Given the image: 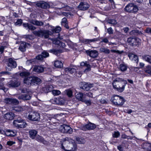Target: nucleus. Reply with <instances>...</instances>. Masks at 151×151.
<instances>
[{
	"label": "nucleus",
	"instance_id": "31",
	"mask_svg": "<svg viewBox=\"0 0 151 151\" xmlns=\"http://www.w3.org/2000/svg\"><path fill=\"white\" fill-rule=\"evenodd\" d=\"M93 84L87 83L85 84L83 87V89L86 91H88L93 86Z\"/></svg>",
	"mask_w": 151,
	"mask_h": 151
},
{
	"label": "nucleus",
	"instance_id": "28",
	"mask_svg": "<svg viewBox=\"0 0 151 151\" xmlns=\"http://www.w3.org/2000/svg\"><path fill=\"white\" fill-rule=\"evenodd\" d=\"M81 66H85L87 68H86L85 70V72H87L90 70H91V66L89 63H88L87 62H82L81 63Z\"/></svg>",
	"mask_w": 151,
	"mask_h": 151
},
{
	"label": "nucleus",
	"instance_id": "15",
	"mask_svg": "<svg viewBox=\"0 0 151 151\" xmlns=\"http://www.w3.org/2000/svg\"><path fill=\"white\" fill-rule=\"evenodd\" d=\"M89 5L86 2H81L78 6V8L80 10L85 11L87 10L89 7Z\"/></svg>",
	"mask_w": 151,
	"mask_h": 151
},
{
	"label": "nucleus",
	"instance_id": "59",
	"mask_svg": "<svg viewBox=\"0 0 151 151\" xmlns=\"http://www.w3.org/2000/svg\"><path fill=\"white\" fill-rule=\"evenodd\" d=\"M64 10L67 11H70L71 10V9L69 6H66L65 7L63 8Z\"/></svg>",
	"mask_w": 151,
	"mask_h": 151
},
{
	"label": "nucleus",
	"instance_id": "46",
	"mask_svg": "<svg viewBox=\"0 0 151 151\" xmlns=\"http://www.w3.org/2000/svg\"><path fill=\"white\" fill-rule=\"evenodd\" d=\"M53 87L51 85H49L47 86L46 87V91L47 92H48L52 91V89H53Z\"/></svg>",
	"mask_w": 151,
	"mask_h": 151
},
{
	"label": "nucleus",
	"instance_id": "33",
	"mask_svg": "<svg viewBox=\"0 0 151 151\" xmlns=\"http://www.w3.org/2000/svg\"><path fill=\"white\" fill-rule=\"evenodd\" d=\"M32 77V84H37L41 82V79L37 77L33 76Z\"/></svg>",
	"mask_w": 151,
	"mask_h": 151
},
{
	"label": "nucleus",
	"instance_id": "2",
	"mask_svg": "<svg viewBox=\"0 0 151 151\" xmlns=\"http://www.w3.org/2000/svg\"><path fill=\"white\" fill-rule=\"evenodd\" d=\"M127 83V82L126 80L117 78L113 80L112 84L114 89L118 92H122L124 90Z\"/></svg>",
	"mask_w": 151,
	"mask_h": 151
},
{
	"label": "nucleus",
	"instance_id": "52",
	"mask_svg": "<svg viewBox=\"0 0 151 151\" xmlns=\"http://www.w3.org/2000/svg\"><path fill=\"white\" fill-rule=\"evenodd\" d=\"M113 30L111 27H109L107 29V32L109 34H112L113 33Z\"/></svg>",
	"mask_w": 151,
	"mask_h": 151
},
{
	"label": "nucleus",
	"instance_id": "4",
	"mask_svg": "<svg viewBox=\"0 0 151 151\" xmlns=\"http://www.w3.org/2000/svg\"><path fill=\"white\" fill-rule=\"evenodd\" d=\"M7 65L6 69L7 71H10L12 68H14L17 66L16 62L12 58L8 59Z\"/></svg>",
	"mask_w": 151,
	"mask_h": 151
},
{
	"label": "nucleus",
	"instance_id": "30",
	"mask_svg": "<svg viewBox=\"0 0 151 151\" xmlns=\"http://www.w3.org/2000/svg\"><path fill=\"white\" fill-rule=\"evenodd\" d=\"M142 59L151 64V56L149 55H145L142 56Z\"/></svg>",
	"mask_w": 151,
	"mask_h": 151
},
{
	"label": "nucleus",
	"instance_id": "9",
	"mask_svg": "<svg viewBox=\"0 0 151 151\" xmlns=\"http://www.w3.org/2000/svg\"><path fill=\"white\" fill-rule=\"evenodd\" d=\"M28 118L32 121H38L40 120V116L37 112H31L28 116Z\"/></svg>",
	"mask_w": 151,
	"mask_h": 151
},
{
	"label": "nucleus",
	"instance_id": "57",
	"mask_svg": "<svg viewBox=\"0 0 151 151\" xmlns=\"http://www.w3.org/2000/svg\"><path fill=\"white\" fill-rule=\"evenodd\" d=\"M0 85V89H1L4 91V92L7 91V89L5 88L4 84H1Z\"/></svg>",
	"mask_w": 151,
	"mask_h": 151
},
{
	"label": "nucleus",
	"instance_id": "26",
	"mask_svg": "<svg viewBox=\"0 0 151 151\" xmlns=\"http://www.w3.org/2000/svg\"><path fill=\"white\" fill-rule=\"evenodd\" d=\"M33 70L36 73H40L43 71L44 68L41 66L36 65L33 68Z\"/></svg>",
	"mask_w": 151,
	"mask_h": 151
},
{
	"label": "nucleus",
	"instance_id": "14",
	"mask_svg": "<svg viewBox=\"0 0 151 151\" xmlns=\"http://www.w3.org/2000/svg\"><path fill=\"white\" fill-rule=\"evenodd\" d=\"M96 127V125L93 123L89 122L88 124L82 127V130L86 131L87 130H90L94 129Z\"/></svg>",
	"mask_w": 151,
	"mask_h": 151
},
{
	"label": "nucleus",
	"instance_id": "47",
	"mask_svg": "<svg viewBox=\"0 0 151 151\" xmlns=\"http://www.w3.org/2000/svg\"><path fill=\"white\" fill-rule=\"evenodd\" d=\"M52 93L54 96H57L60 94L61 92L58 90H53L52 91Z\"/></svg>",
	"mask_w": 151,
	"mask_h": 151
},
{
	"label": "nucleus",
	"instance_id": "17",
	"mask_svg": "<svg viewBox=\"0 0 151 151\" xmlns=\"http://www.w3.org/2000/svg\"><path fill=\"white\" fill-rule=\"evenodd\" d=\"M31 46V45L30 44L25 42H22L21 43L19 49L21 51L24 52L26 50V48L29 47Z\"/></svg>",
	"mask_w": 151,
	"mask_h": 151
},
{
	"label": "nucleus",
	"instance_id": "54",
	"mask_svg": "<svg viewBox=\"0 0 151 151\" xmlns=\"http://www.w3.org/2000/svg\"><path fill=\"white\" fill-rule=\"evenodd\" d=\"M43 58H44L43 57V56H42V54L39 55L36 57V58L39 60H42L43 59Z\"/></svg>",
	"mask_w": 151,
	"mask_h": 151
},
{
	"label": "nucleus",
	"instance_id": "32",
	"mask_svg": "<svg viewBox=\"0 0 151 151\" xmlns=\"http://www.w3.org/2000/svg\"><path fill=\"white\" fill-rule=\"evenodd\" d=\"M128 56L130 59L136 61L137 63H138V58L137 55L133 54H130L128 55Z\"/></svg>",
	"mask_w": 151,
	"mask_h": 151
},
{
	"label": "nucleus",
	"instance_id": "42",
	"mask_svg": "<svg viewBox=\"0 0 151 151\" xmlns=\"http://www.w3.org/2000/svg\"><path fill=\"white\" fill-rule=\"evenodd\" d=\"M61 28L59 26H57L55 28L52 29V32L54 33H58L61 30Z\"/></svg>",
	"mask_w": 151,
	"mask_h": 151
},
{
	"label": "nucleus",
	"instance_id": "58",
	"mask_svg": "<svg viewBox=\"0 0 151 151\" xmlns=\"http://www.w3.org/2000/svg\"><path fill=\"white\" fill-rule=\"evenodd\" d=\"M16 132L12 130L10 131V137H14L16 135Z\"/></svg>",
	"mask_w": 151,
	"mask_h": 151
},
{
	"label": "nucleus",
	"instance_id": "20",
	"mask_svg": "<svg viewBox=\"0 0 151 151\" xmlns=\"http://www.w3.org/2000/svg\"><path fill=\"white\" fill-rule=\"evenodd\" d=\"M30 137L32 139H34L37 136V131L35 129H31L29 131Z\"/></svg>",
	"mask_w": 151,
	"mask_h": 151
},
{
	"label": "nucleus",
	"instance_id": "11",
	"mask_svg": "<svg viewBox=\"0 0 151 151\" xmlns=\"http://www.w3.org/2000/svg\"><path fill=\"white\" fill-rule=\"evenodd\" d=\"M4 102L6 104L12 105H16L19 104V101L17 99L10 98L5 99Z\"/></svg>",
	"mask_w": 151,
	"mask_h": 151
},
{
	"label": "nucleus",
	"instance_id": "23",
	"mask_svg": "<svg viewBox=\"0 0 151 151\" xmlns=\"http://www.w3.org/2000/svg\"><path fill=\"white\" fill-rule=\"evenodd\" d=\"M32 76L31 77H26L25 78L24 82L26 85L29 86L32 84Z\"/></svg>",
	"mask_w": 151,
	"mask_h": 151
},
{
	"label": "nucleus",
	"instance_id": "48",
	"mask_svg": "<svg viewBox=\"0 0 151 151\" xmlns=\"http://www.w3.org/2000/svg\"><path fill=\"white\" fill-rule=\"evenodd\" d=\"M120 133L118 132H114L112 134V136L113 137L115 138H117L120 136Z\"/></svg>",
	"mask_w": 151,
	"mask_h": 151
},
{
	"label": "nucleus",
	"instance_id": "64",
	"mask_svg": "<svg viewBox=\"0 0 151 151\" xmlns=\"http://www.w3.org/2000/svg\"><path fill=\"white\" fill-rule=\"evenodd\" d=\"M146 33L151 34V28H147L145 30Z\"/></svg>",
	"mask_w": 151,
	"mask_h": 151
},
{
	"label": "nucleus",
	"instance_id": "61",
	"mask_svg": "<svg viewBox=\"0 0 151 151\" xmlns=\"http://www.w3.org/2000/svg\"><path fill=\"white\" fill-rule=\"evenodd\" d=\"M101 42H104L105 43H107L109 42V41L108 39L106 37H105L102 39V41Z\"/></svg>",
	"mask_w": 151,
	"mask_h": 151
},
{
	"label": "nucleus",
	"instance_id": "8",
	"mask_svg": "<svg viewBox=\"0 0 151 151\" xmlns=\"http://www.w3.org/2000/svg\"><path fill=\"white\" fill-rule=\"evenodd\" d=\"M141 40L137 37H129L128 38L127 42L129 44L133 46H137L140 44Z\"/></svg>",
	"mask_w": 151,
	"mask_h": 151
},
{
	"label": "nucleus",
	"instance_id": "3",
	"mask_svg": "<svg viewBox=\"0 0 151 151\" xmlns=\"http://www.w3.org/2000/svg\"><path fill=\"white\" fill-rule=\"evenodd\" d=\"M111 100L114 104L118 106L123 105L125 101L123 97L117 95L113 96Z\"/></svg>",
	"mask_w": 151,
	"mask_h": 151
},
{
	"label": "nucleus",
	"instance_id": "29",
	"mask_svg": "<svg viewBox=\"0 0 151 151\" xmlns=\"http://www.w3.org/2000/svg\"><path fill=\"white\" fill-rule=\"evenodd\" d=\"M142 147L145 150H151V144L148 143H144L142 145Z\"/></svg>",
	"mask_w": 151,
	"mask_h": 151
},
{
	"label": "nucleus",
	"instance_id": "39",
	"mask_svg": "<svg viewBox=\"0 0 151 151\" xmlns=\"http://www.w3.org/2000/svg\"><path fill=\"white\" fill-rule=\"evenodd\" d=\"M30 73L29 72L27 71H23L20 73V76L22 77H25V78L29 75Z\"/></svg>",
	"mask_w": 151,
	"mask_h": 151
},
{
	"label": "nucleus",
	"instance_id": "27",
	"mask_svg": "<svg viewBox=\"0 0 151 151\" xmlns=\"http://www.w3.org/2000/svg\"><path fill=\"white\" fill-rule=\"evenodd\" d=\"M36 139L38 142L42 143L44 145H47L48 144V142L45 140L42 137L37 135L36 136Z\"/></svg>",
	"mask_w": 151,
	"mask_h": 151
},
{
	"label": "nucleus",
	"instance_id": "5",
	"mask_svg": "<svg viewBox=\"0 0 151 151\" xmlns=\"http://www.w3.org/2000/svg\"><path fill=\"white\" fill-rule=\"evenodd\" d=\"M125 10L130 13H135L137 12L139 9L138 6L134 4L130 3L127 5L125 7Z\"/></svg>",
	"mask_w": 151,
	"mask_h": 151
},
{
	"label": "nucleus",
	"instance_id": "60",
	"mask_svg": "<svg viewBox=\"0 0 151 151\" xmlns=\"http://www.w3.org/2000/svg\"><path fill=\"white\" fill-rule=\"evenodd\" d=\"M50 51L53 52L55 55H57L59 52V51L55 49H52L50 50Z\"/></svg>",
	"mask_w": 151,
	"mask_h": 151
},
{
	"label": "nucleus",
	"instance_id": "49",
	"mask_svg": "<svg viewBox=\"0 0 151 151\" xmlns=\"http://www.w3.org/2000/svg\"><path fill=\"white\" fill-rule=\"evenodd\" d=\"M85 103L88 106H89L91 104V103L90 100H86L85 99H84L83 101H82Z\"/></svg>",
	"mask_w": 151,
	"mask_h": 151
},
{
	"label": "nucleus",
	"instance_id": "7",
	"mask_svg": "<svg viewBox=\"0 0 151 151\" xmlns=\"http://www.w3.org/2000/svg\"><path fill=\"white\" fill-rule=\"evenodd\" d=\"M14 125L18 128H24L27 126V124L22 120L17 119L14 120Z\"/></svg>",
	"mask_w": 151,
	"mask_h": 151
},
{
	"label": "nucleus",
	"instance_id": "51",
	"mask_svg": "<svg viewBox=\"0 0 151 151\" xmlns=\"http://www.w3.org/2000/svg\"><path fill=\"white\" fill-rule=\"evenodd\" d=\"M22 22V21L21 19H18L17 22L15 23V25L16 26H20L21 25Z\"/></svg>",
	"mask_w": 151,
	"mask_h": 151
},
{
	"label": "nucleus",
	"instance_id": "6",
	"mask_svg": "<svg viewBox=\"0 0 151 151\" xmlns=\"http://www.w3.org/2000/svg\"><path fill=\"white\" fill-rule=\"evenodd\" d=\"M50 31L48 30H40L38 31H34L33 33L36 36L42 37H44L45 38L49 37Z\"/></svg>",
	"mask_w": 151,
	"mask_h": 151
},
{
	"label": "nucleus",
	"instance_id": "35",
	"mask_svg": "<svg viewBox=\"0 0 151 151\" xmlns=\"http://www.w3.org/2000/svg\"><path fill=\"white\" fill-rule=\"evenodd\" d=\"M24 109L21 106H17L12 108V110L15 111L17 112H21L24 111Z\"/></svg>",
	"mask_w": 151,
	"mask_h": 151
},
{
	"label": "nucleus",
	"instance_id": "13",
	"mask_svg": "<svg viewBox=\"0 0 151 151\" xmlns=\"http://www.w3.org/2000/svg\"><path fill=\"white\" fill-rule=\"evenodd\" d=\"M36 5L42 9H47L50 8V5L48 3L44 1H41L37 2L36 3Z\"/></svg>",
	"mask_w": 151,
	"mask_h": 151
},
{
	"label": "nucleus",
	"instance_id": "50",
	"mask_svg": "<svg viewBox=\"0 0 151 151\" xmlns=\"http://www.w3.org/2000/svg\"><path fill=\"white\" fill-rule=\"evenodd\" d=\"M42 56H43V57H44V58H46L49 56V53L45 51H43L42 52Z\"/></svg>",
	"mask_w": 151,
	"mask_h": 151
},
{
	"label": "nucleus",
	"instance_id": "24",
	"mask_svg": "<svg viewBox=\"0 0 151 151\" xmlns=\"http://www.w3.org/2000/svg\"><path fill=\"white\" fill-rule=\"evenodd\" d=\"M22 25L24 27H27L29 29L32 31L34 30L36 28V27L28 23H23Z\"/></svg>",
	"mask_w": 151,
	"mask_h": 151
},
{
	"label": "nucleus",
	"instance_id": "10",
	"mask_svg": "<svg viewBox=\"0 0 151 151\" xmlns=\"http://www.w3.org/2000/svg\"><path fill=\"white\" fill-rule=\"evenodd\" d=\"M60 129L63 133L71 134L73 132L72 129L69 126L65 124L61 125Z\"/></svg>",
	"mask_w": 151,
	"mask_h": 151
},
{
	"label": "nucleus",
	"instance_id": "44",
	"mask_svg": "<svg viewBox=\"0 0 151 151\" xmlns=\"http://www.w3.org/2000/svg\"><path fill=\"white\" fill-rule=\"evenodd\" d=\"M107 22L113 25H115L117 24V22L115 19H109L108 20Z\"/></svg>",
	"mask_w": 151,
	"mask_h": 151
},
{
	"label": "nucleus",
	"instance_id": "16",
	"mask_svg": "<svg viewBox=\"0 0 151 151\" xmlns=\"http://www.w3.org/2000/svg\"><path fill=\"white\" fill-rule=\"evenodd\" d=\"M20 84V82L17 80H12L8 83V86L10 87H18Z\"/></svg>",
	"mask_w": 151,
	"mask_h": 151
},
{
	"label": "nucleus",
	"instance_id": "36",
	"mask_svg": "<svg viewBox=\"0 0 151 151\" xmlns=\"http://www.w3.org/2000/svg\"><path fill=\"white\" fill-rule=\"evenodd\" d=\"M54 65L55 67L58 68H61L63 67V64L60 61L57 60L54 62Z\"/></svg>",
	"mask_w": 151,
	"mask_h": 151
},
{
	"label": "nucleus",
	"instance_id": "53",
	"mask_svg": "<svg viewBox=\"0 0 151 151\" xmlns=\"http://www.w3.org/2000/svg\"><path fill=\"white\" fill-rule=\"evenodd\" d=\"M10 131L11 130H7L6 131V132H4V131H3L4 132V134H5L7 135L8 136H10Z\"/></svg>",
	"mask_w": 151,
	"mask_h": 151
},
{
	"label": "nucleus",
	"instance_id": "34",
	"mask_svg": "<svg viewBox=\"0 0 151 151\" xmlns=\"http://www.w3.org/2000/svg\"><path fill=\"white\" fill-rule=\"evenodd\" d=\"M144 71L146 73L151 76V66L148 65L145 68Z\"/></svg>",
	"mask_w": 151,
	"mask_h": 151
},
{
	"label": "nucleus",
	"instance_id": "1",
	"mask_svg": "<svg viewBox=\"0 0 151 151\" xmlns=\"http://www.w3.org/2000/svg\"><path fill=\"white\" fill-rule=\"evenodd\" d=\"M61 148L64 151H76L77 145L74 141L71 138L66 137L60 141Z\"/></svg>",
	"mask_w": 151,
	"mask_h": 151
},
{
	"label": "nucleus",
	"instance_id": "40",
	"mask_svg": "<svg viewBox=\"0 0 151 151\" xmlns=\"http://www.w3.org/2000/svg\"><path fill=\"white\" fill-rule=\"evenodd\" d=\"M119 69L122 71H124L127 69V66L125 65L121 64L119 65Z\"/></svg>",
	"mask_w": 151,
	"mask_h": 151
},
{
	"label": "nucleus",
	"instance_id": "18",
	"mask_svg": "<svg viewBox=\"0 0 151 151\" xmlns=\"http://www.w3.org/2000/svg\"><path fill=\"white\" fill-rule=\"evenodd\" d=\"M51 40L52 41V43L53 44L58 45L60 47L64 48L65 47V44L61 42L59 40H57L56 39H52Z\"/></svg>",
	"mask_w": 151,
	"mask_h": 151
},
{
	"label": "nucleus",
	"instance_id": "62",
	"mask_svg": "<svg viewBox=\"0 0 151 151\" xmlns=\"http://www.w3.org/2000/svg\"><path fill=\"white\" fill-rule=\"evenodd\" d=\"M109 2L111 3L112 5V8L113 9L115 8V6L114 5V2L113 0H109Z\"/></svg>",
	"mask_w": 151,
	"mask_h": 151
},
{
	"label": "nucleus",
	"instance_id": "38",
	"mask_svg": "<svg viewBox=\"0 0 151 151\" xmlns=\"http://www.w3.org/2000/svg\"><path fill=\"white\" fill-rule=\"evenodd\" d=\"M62 25L64 27H65L66 28H69L68 26L67 23V19L66 18H63L62 20Z\"/></svg>",
	"mask_w": 151,
	"mask_h": 151
},
{
	"label": "nucleus",
	"instance_id": "21",
	"mask_svg": "<svg viewBox=\"0 0 151 151\" xmlns=\"http://www.w3.org/2000/svg\"><path fill=\"white\" fill-rule=\"evenodd\" d=\"M76 97L78 100L82 101L84 99H86V95L85 94L79 92L76 94Z\"/></svg>",
	"mask_w": 151,
	"mask_h": 151
},
{
	"label": "nucleus",
	"instance_id": "25",
	"mask_svg": "<svg viewBox=\"0 0 151 151\" xmlns=\"http://www.w3.org/2000/svg\"><path fill=\"white\" fill-rule=\"evenodd\" d=\"M31 96L29 94H22L18 96V98L19 99L24 100H29L31 99Z\"/></svg>",
	"mask_w": 151,
	"mask_h": 151
},
{
	"label": "nucleus",
	"instance_id": "41",
	"mask_svg": "<svg viewBox=\"0 0 151 151\" xmlns=\"http://www.w3.org/2000/svg\"><path fill=\"white\" fill-rule=\"evenodd\" d=\"M76 140L78 143L79 144H84L86 142L85 139L82 138H77Z\"/></svg>",
	"mask_w": 151,
	"mask_h": 151
},
{
	"label": "nucleus",
	"instance_id": "63",
	"mask_svg": "<svg viewBox=\"0 0 151 151\" xmlns=\"http://www.w3.org/2000/svg\"><path fill=\"white\" fill-rule=\"evenodd\" d=\"M25 37L29 40L32 39L33 38L32 36L31 35H26L25 36Z\"/></svg>",
	"mask_w": 151,
	"mask_h": 151
},
{
	"label": "nucleus",
	"instance_id": "43",
	"mask_svg": "<svg viewBox=\"0 0 151 151\" xmlns=\"http://www.w3.org/2000/svg\"><path fill=\"white\" fill-rule=\"evenodd\" d=\"M65 93L69 97H71L73 96V92L71 90L69 89L66 90L65 91Z\"/></svg>",
	"mask_w": 151,
	"mask_h": 151
},
{
	"label": "nucleus",
	"instance_id": "55",
	"mask_svg": "<svg viewBox=\"0 0 151 151\" xmlns=\"http://www.w3.org/2000/svg\"><path fill=\"white\" fill-rule=\"evenodd\" d=\"M111 52H112L117 53L121 54L123 53V51H120L119 50H111Z\"/></svg>",
	"mask_w": 151,
	"mask_h": 151
},
{
	"label": "nucleus",
	"instance_id": "37",
	"mask_svg": "<svg viewBox=\"0 0 151 151\" xmlns=\"http://www.w3.org/2000/svg\"><path fill=\"white\" fill-rule=\"evenodd\" d=\"M100 51L105 54H109L110 53V50L107 48L104 47H101L99 49Z\"/></svg>",
	"mask_w": 151,
	"mask_h": 151
},
{
	"label": "nucleus",
	"instance_id": "45",
	"mask_svg": "<svg viewBox=\"0 0 151 151\" xmlns=\"http://www.w3.org/2000/svg\"><path fill=\"white\" fill-rule=\"evenodd\" d=\"M66 71H68L71 74H73L76 72V70L74 68H66L65 69Z\"/></svg>",
	"mask_w": 151,
	"mask_h": 151
},
{
	"label": "nucleus",
	"instance_id": "22",
	"mask_svg": "<svg viewBox=\"0 0 151 151\" xmlns=\"http://www.w3.org/2000/svg\"><path fill=\"white\" fill-rule=\"evenodd\" d=\"M14 117V114L11 112L7 113L4 116V118L7 120H12Z\"/></svg>",
	"mask_w": 151,
	"mask_h": 151
},
{
	"label": "nucleus",
	"instance_id": "12",
	"mask_svg": "<svg viewBox=\"0 0 151 151\" xmlns=\"http://www.w3.org/2000/svg\"><path fill=\"white\" fill-rule=\"evenodd\" d=\"M86 52L88 55L93 58L97 57L99 54L98 51L95 50H88L86 51Z\"/></svg>",
	"mask_w": 151,
	"mask_h": 151
},
{
	"label": "nucleus",
	"instance_id": "19",
	"mask_svg": "<svg viewBox=\"0 0 151 151\" xmlns=\"http://www.w3.org/2000/svg\"><path fill=\"white\" fill-rule=\"evenodd\" d=\"M29 22L30 23L37 26H42L44 25L43 22L35 19H30L29 20Z\"/></svg>",
	"mask_w": 151,
	"mask_h": 151
},
{
	"label": "nucleus",
	"instance_id": "56",
	"mask_svg": "<svg viewBox=\"0 0 151 151\" xmlns=\"http://www.w3.org/2000/svg\"><path fill=\"white\" fill-rule=\"evenodd\" d=\"M22 92L23 93H29V91L28 89L26 88H24L22 90Z\"/></svg>",
	"mask_w": 151,
	"mask_h": 151
}]
</instances>
